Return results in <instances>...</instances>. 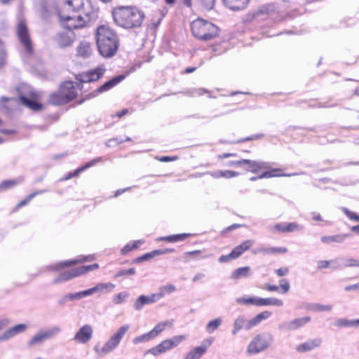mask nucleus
<instances>
[{"mask_svg":"<svg viewBox=\"0 0 359 359\" xmlns=\"http://www.w3.org/2000/svg\"><path fill=\"white\" fill-rule=\"evenodd\" d=\"M57 15L61 25L68 30L57 32L54 41L60 48H65L71 46L75 41L76 36L72 29L82 28L95 20L98 8L93 0H66L61 4Z\"/></svg>","mask_w":359,"mask_h":359,"instance_id":"nucleus-1","label":"nucleus"},{"mask_svg":"<svg viewBox=\"0 0 359 359\" xmlns=\"http://www.w3.org/2000/svg\"><path fill=\"white\" fill-rule=\"evenodd\" d=\"M96 41L100 54L104 57H113L118 48V39L116 34L107 25L97 28Z\"/></svg>","mask_w":359,"mask_h":359,"instance_id":"nucleus-2","label":"nucleus"},{"mask_svg":"<svg viewBox=\"0 0 359 359\" xmlns=\"http://www.w3.org/2000/svg\"><path fill=\"white\" fill-rule=\"evenodd\" d=\"M113 18L118 26L130 29L140 26L144 15L136 7L121 6L114 11Z\"/></svg>","mask_w":359,"mask_h":359,"instance_id":"nucleus-3","label":"nucleus"},{"mask_svg":"<svg viewBox=\"0 0 359 359\" xmlns=\"http://www.w3.org/2000/svg\"><path fill=\"white\" fill-rule=\"evenodd\" d=\"M129 329L130 325L125 324L119 327L102 345L100 344H95L93 347V351L96 357L102 358L116 349Z\"/></svg>","mask_w":359,"mask_h":359,"instance_id":"nucleus-4","label":"nucleus"},{"mask_svg":"<svg viewBox=\"0 0 359 359\" xmlns=\"http://www.w3.org/2000/svg\"><path fill=\"white\" fill-rule=\"evenodd\" d=\"M191 28L194 36L203 41L211 40L218 35L217 27L202 18L194 20Z\"/></svg>","mask_w":359,"mask_h":359,"instance_id":"nucleus-5","label":"nucleus"},{"mask_svg":"<svg viewBox=\"0 0 359 359\" xmlns=\"http://www.w3.org/2000/svg\"><path fill=\"white\" fill-rule=\"evenodd\" d=\"M273 342V335L264 332L255 335L247 346L245 352L248 355H255L268 349Z\"/></svg>","mask_w":359,"mask_h":359,"instance_id":"nucleus-6","label":"nucleus"},{"mask_svg":"<svg viewBox=\"0 0 359 359\" xmlns=\"http://www.w3.org/2000/svg\"><path fill=\"white\" fill-rule=\"evenodd\" d=\"M61 331L62 329L59 325H53L46 329H41L28 340L27 346L29 348L41 346L46 341L50 340L57 336Z\"/></svg>","mask_w":359,"mask_h":359,"instance_id":"nucleus-7","label":"nucleus"},{"mask_svg":"<svg viewBox=\"0 0 359 359\" xmlns=\"http://www.w3.org/2000/svg\"><path fill=\"white\" fill-rule=\"evenodd\" d=\"M72 86V81H66L63 83L57 92L54 93L50 95L49 102L54 105H60L66 104L74 99V93H65L66 90L71 89Z\"/></svg>","mask_w":359,"mask_h":359,"instance_id":"nucleus-8","label":"nucleus"},{"mask_svg":"<svg viewBox=\"0 0 359 359\" xmlns=\"http://www.w3.org/2000/svg\"><path fill=\"white\" fill-rule=\"evenodd\" d=\"M17 36L24 48L25 52L31 55L33 53V45L29 37V33L27 25L23 20H20L17 25Z\"/></svg>","mask_w":359,"mask_h":359,"instance_id":"nucleus-9","label":"nucleus"},{"mask_svg":"<svg viewBox=\"0 0 359 359\" xmlns=\"http://www.w3.org/2000/svg\"><path fill=\"white\" fill-rule=\"evenodd\" d=\"M310 321L311 318L309 316L297 318L291 320L283 322L278 325V329L283 332L294 331L304 327Z\"/></svg>","mask_w":359,"mask_h":359,"instance_id":"nucleus-10","label":"nucleus"},{"mask_svg":"<svg viewBox=\"0 0 359 359\" xmlns=\"http://www.w3.org/2000/svg\"><path fill=\"white\" fill-rule=\"evenodd\" d=\"M105 68L103 66H100L93 70L79 74L77 79L81 83H90L98 80L103 76L105 72Z\"/></svg>","mask_w":359,"mask_h":359,"instance_id":"nucleus-11","label":"nucleus"},{"mask_svg":"<svg viewBox=\"0 0 359 359\" xmlns=\"http://www.w3.org/2000/svg\"><path fill=\"white\" fill-rule=\"evenodd\" d=\"M243 163V169L247 172H251L253 173H257L263 170H268L271 168L270 163L265 161L245 159Z\"/></svg>","mask_w":359,"mask_h":359,"instance_id":"nucleus-12","label":"nucleus"},{"mask_svg":"<svg viewBox=\"0 0 359 359\" xmlns=\"http://www.w3.org/2000/svg\"><path fill=\"white\" fill-rule=\"evenodd\" d=\"M93 334V327L90 325H85L76 332L74 340L77 343L85 344L92 339Z\"/></svg>","mask_w":359,"mask_h":359,"instance_id":"nucleus-13","label":"nucleus"},{"mask_svg":"<svg viewBox=\"0 0 359 359\" xmlns=\"http://www.w3.org/2000/svg\"><path fill=\"white\" fill-rule=\"evenodd\" d=\"M161 299H162V294L140 295L134 302V309L136 311H140L144 305L154 304Z\"/></svg>","mask_w":359,"mask_h":359,"instance_id":"nucleus-14","label":"nucleus"},{"mask_svg":"<svg viewBox=\"0 0 359 359\" xmlns=\"http://www.w3.org/2000/svg\"><path fill=\"white\" fill-rule=\"evenodd\" d=\"M28 328V325L24 323L18 324L6 330L0 335V342L8 341L18 334L24 333Z\"/></svg>","mask_w":359,"mask_h":359,"instance_id":"nucleus-15","label":"nucleus"},{"mask_svg":"<svg viewBox=\"0 0 359 359\" xmlns=\"http://www.w3.org/2000/svg\"><path fill=\"white\" fill-rule=\"evenodd\" d=\"M28 328V325L24 323L18 324L6 330L0 335V342L8 341L18 334L24 333Z\"/></svg>","mask_w":359,"mask_h":359,"instance_id":"nucleus-16","label":"nucleus"},{"mask_svg":"<svg viewBox=\"0 0 359 359\" xmlns=\"http://www.w3.org/2000/svg\"><path fill=\"white\" fill-rule=\"evenodd\" d=\"M321 343L322 339L320 338L310 339L297 346L296 351L299 353L308 352L319 347Z\"/></svg>","mask_w":359,"mask_h":359,"instance_id":"nucleus-17","label":"nucleus"},{"mask_svg":"<svg viewBox=\"0 0 359 359\" xmlns=\"http://www.w3.org/2000/svg\"><path fill=\"white\" fill-rule=\"evenodd\" d=\"M92 259H93V257L89 256L88 257H82L79 259H71V260L62 261V262L55 263V264L50 266L49 268L50 270L59 271L62 269L67 268L72 265L76 264L77 263L83 262L86 260H90Z\"/></svg>","mask_w":359,"mask_h":359,"instance_id":"nucleus-18","label":"nucleus"},{"mask_svg":"<svg viewBox=\"0 0 359 359\" xmlns=\"http://www.w3.org/2000/svg\"><path fill=\"white\" fill-rule=\"evenodd\" d=\"M125 78L124 75H118L109 81L104 83L103 85H102L100 88H98L95 92H93V96H95L97 93H101L103 92H106L110 89H111L113 87L116 86L118 83L121 82Z\"/></svg>","mask_w":359,"mask_h":359,"instance_id":"nucleus-19","label":"nucleus"},{"mask_svg":"<svg viewBox=\"0 0 359 359\" xmlns=\"http://www.w3.org/2000/svg\"><path fill=\"white\" fill-rule=\"evenodd\" d=\"M171 349L172 347L170 346L169 341L167 339L162 341L160 344H157L156 346L147 350L146 351V353L151 354L154 356H158Z\"/></svg>","mask_w":359,"mask_h":359,"instance_id":"nucleus-20","label":"nucleus"},{"mask_svg":"<svg viewBox=\"0 0 359 359\" xmlns=\"http://www.w3.org/2000/svg\"><path fill=\"white\" fill-rule=\"evenodd\" d=\"M102 161V158L100 157H98V158H94L93 159L92 161L88 162L87 163H86L84 165L80 167V168H78L77 169H76L74 172H69L67 175L63 177L62 178H61V181H65V180H68L74 177H76L77 176L79 173H81V172L84 171L85 170L96 165L97 163Z\"/></svg>","mask_w":359,"mask_h":359,"instance_id":"nucleus-21","label":"nucleus"},{"mask_svg":"<svg viewBox=\"0 0 359 359\" xmlns=\"http://www.w3.org/2000/svg\"><path fill=\"white\" fill-rule=\"evenodd\" d=\"M280 172H281L280 169H273L269 171H265L257 177H252L250 180V181H255L257 179L270 178V177H281V176L290 177V176H294V175H297V173L283 174V173H280Z\"/></svg>","mask_w":359,"mask_h":359,"instance_id":"nucleus-22","label":"nucleus"},{"mask_svg":"<svg viewBox=\"0 0 359 359\" xmlns=\"http://www.w3.org/2000/svg\"><path fill=\"white\" fill-rule=\"evenodd\" d=\"M115 288V285L111 283H100L95 287L89 288L90 295L94 293H109Z\"/></svg>","mask_w":359,"mask_h":359,"instance_id":"nucleus-23","label":"nucleus"},{"mask_svg":"<svg viewBox=\"0 0 359 359\" xmlns=\"http://www.w3.org/2000/svg\"><path fill=\"white\" fill-rule=\"evenodd\" d=\"M79 276L77 269L65 271L61 273L57 278L53 280V284H58L71 280L73 278Z\"/></svg>","mask_w":359,"mask_h":359,"instance_id":"nucleus-24","label":"nucleus"},{"mask_svg":"<svg viewBox=\"0 0 359 359\" xmlns=\"http://www.w3.org/2000/svg\"><path fill=\"white\" fill-rule=\"evenodd\" d=\"M250 0H223L224 4L233 11H239L247 7Z\"/></svg>","mask_w":359,"mask_h":359,"instance_id":"nucleus-25","label":"nucleus"},{"mask_svg":"<svg viewBox=\"0 0 359 359\" xmlns=\"http://www.w3.org/2000/svg\"><path fill=\"white\" fill-rule=\"evenodd\" d=\"M174 320H167L165 321H162L158 323L155 325V327L150 330V332L153 335L155 339L157 336H158L161 332H163L166 328H170L173 325Z\"/></svg>","mask_w":359,"mask_h":359,"instance_id":"nucleus-26","label":"nucleus"},{"mask_svg":"<svg viewBox=\"0 0 359 359\" xmlns=\"http://www.w3.org/2000/svg\"><path fill=\"white\" fill-rule=\"evenodd\" d=\"M249 323V320H247L244 316H238L233 322V329L232 330V334L236 335L239 330L244 328L246 330H250L252 328H247Z\"/></svg>","mask_w":359,"mask_h":359,"instance_id":"nucleus-27","label":"nucleus"},{"mask_svg":"<svg viewBox=\"0 0 359 359\" xmlns=\"http://www.w3.org/2000/svg\"><path fill=\"white\" fill-rule=\"evenodd\" d=\"M208 346L202 344L191 350L183 359H200L206 352Z\"/></svg>","mask_w":359,"mask_h":359,"instance_id":"nucleus-28","label":"nucleus"},{"mask_svg":"<svg viewBox=\"0 0 359 359\" xmlns=\"http://www.w3.org/2000/svg\"><path fill=\"white\" fill-rule=\"evenodd\" d=\"M253 245V241L247 240L243 242L241 245L236 246L233 250L231 253L233 255V258H238L240 257L245 251L248 250Z\"/></svg>","mask_w":359,"mask_h":359,"instance_id":"nucleus-29","label":"nucleus"},{"mask_svg":"<svg viewBox=\"0 0 359 359\" xmlns=\"http://www.w3.org/2000/svg\"><path fill=\"white\" fill-rule=\"evenodd\" d=\"M271 316V313L268 311H263L253 318L249 320L247 328H252L259 325L262 320L268 319Z\"/></svg>","mask_w":359,"mask_h":359,"instance_id":"nucleus-30","label":"nucleus"},{"mask_svg":"<svg viewBox=\"0 0 359 359\" xmlns=\"http://www.w3.org/2000/svg\"><path fill=\"white\" fill-rule=\"evenodd\" d=\"M92 54L90 43L87 41H82L77 47V55L83 58L89 57Z\"/></svg>","mask_w":359,"mask_h":359,"instance_id":"nucleus-31","label":"nucleus"},{"mask_svg":"<svg viewBox=\"0 0 359 359\" xmlns=\"http://www.w3.org/2000/svg\"><path fill=\"white\" fill-rule=\"evenodd\" d=\"M20 100L23 105L33 111H39L42 108L41 104L34 100L27 98L25 96H20Z\"/></svg>","mask_w":359,"mask_h":359,"instance_id":"nucleus-32","label":"nucleus"},{"mask_svg":"<svg viewBox=\"0 0 359 359\" xmlns=\"http://www.w3.org/2000/svg\"><path fill=\"white\" fill-rule=\"evenodd\" d=\"M259 306H282L283 305V302L281 299L275 298V297H269V298H262L259 297Z\"/></svg>","mask_w":359,"mask_h":359,"instance_id":"nucleus-33","label":"nucleus"},{"mask_svg":"<svg viewBox=\"0 0 359 359\" xmlns=\"http://www.w3.org/2000/svg\"><path fill=\"white\" fill-rule=\"evenodd\" d=\"M236 302L240 305H255L259 306L258 297H242L236 299Z\"/></svg>","mask_w":359,"mask_h":359,"instance_id":"nucleus-34","label":"nucleus"},{"mask_svg":"<svg viewBox=\"0 0 359 359\" xmlns=\"http://www.w3.org/2000/svg\"><path fill=\"white\" fill-rule=\"evenodd\" d=\"M250 269L249 266L238 268L231 273V278L232 279L237 280L241 278L248 277L250 275Z\"/></svg>","mask_w":359,"mask_h":359,"instance_id":"nucleus-35","label":"nucleus"},{"mask_svg":"<svg viewBox=\"0 0 359 359\" xmlns=\"http://www.w3.org/2000/svg\"><path fill=\"white\" fill-rule=\"evenodd\" d=\"M144 243V240H137L127 243L121 250L122 255H126L129 252L138 248L141 245Z\"/></svg>","mask_w":359,"mask_h":359,"instance_id":"nucleus-36","label":"nucleus"},{"mask_svg":"<svg viewBox=\"0 0 359 359\" xmlns=\"http://www.w3.org/2000/svg\"><path fill=\"white\" fill-rule=\"evenodd\" d=\"M346 235L338 234L334 236H324L321 237L320 240L323 243H342L346 238Z\"/></svg>","mask_w":359,"mask_h":359,"instance_id":"nucleus-37","label":"nucleus"},{"mask_svg":"<svg viewBox=\"0 0 359 359\" xmlns=\"http://www.w3.org/2000/svg\"><path fill=\"white\" fill-rule=\"evenodd\" d=\"M154 337L151 333L149 332L142 334L141 335L137 336L133 339V344L135 345L140 344H144L149 342V341L154 339Z\"/></svg>","mask_w":359,"mask_h":359,"instance_id":"nucleus-38","label":"nucleus"},{"mask_svg":"<svg viewBox=\"0 0 359 359\" xmlns=\"http://www.w3.org/2000/svg\"><path fill=\"white\" fill-rule=\"evenodd\" d=\"M22 181V177H18L15 180H5L0 183V189L1 191H4L17 184H20Z\"/></svg>","mask_w":359,"mask_h":359,"instance_id":"nucleus-39","label":"nucleus"},{"mask_svg":"<svg viewBox=\"0 0 359 359\" xmlns=\"http://www.w3.org/2000/svg\"><path fill=\"white\" fill-rule=\"evenodd\" d=\"M222 320L220 318H217L208 323L205 326V330L208 333H213L222 325Z\"/></svg>","mask_w":359,"mask_h":359,"instance_id":"nucleus-40","label":"nucleus"},{"mask_svg":"<svg viewBox=\"0 0 359 359\" xmlns=\"http://www.w3.org/2000/svg\"><path fill=\"white\" fill-rule=\"evenodd\" d=\"M258 251L263 254H275V253L284 254L287 252V250L286 248L271 247V248H261Z\"/></svg>","mask_w":359,"mask_h":359,"instance_id":"nucleus-41","label":"nucleus"},{"mask_svg":"<svg viewBox=\"0 0 359 359\" xmlns=\"http://www.w3.org/2000/svg\"><path fill=\"white\" fill-rule=\"evenodd\" d=\"M339 268L344 267H351V266H359V259H339Z\"/></svg>","mask_w":359,"mask_h":359,"instance_id":"nucleus-42","label":"nucleus"},{"mask_svg":"<svg viewBox=\"0 0 359 359\" xmlns=\"http://www.w3.org/2000/svg\"><path fill=\"white\" fill-rule=\"evenodd\" d=\"M45 191H46L45 190H39V191H35V192H33V193L29 194L26 197V198H25L24 200L19 202V203L16 205L15 210H18V208L26 205L29 203V201H30L36 195L43 194Z\"/></svg>","mask_w":359,"mask_h":359,"instance_id":"nucleus-43","label":"nucleus"},{"mask_svg":"<svg viewBox=\"0 0 359 359\" xmlns=\"http://www.w3.org/2000/svg\"><path fill=\"white\" fill-rule=\"evenodd\" d=\"M333 309L331 304H314L311 306V309L315 312L331 311Z\"/></svg>","mask_w":359,"mask_h":359,"instance_id":"nucleus-44","label":"nucleus"},{"mask_svg":"<svg viewBox=\"0 0 359 359\" xmlns=\"http://www.w3.org/2000/svg\"><path fill=\"white\" fill-rule=\"evenodd\" d=\"M90 293L89 289L75 292V293H69V301L79 300L82 298H84L87 296H90Z\"/></svg>","mask_w":359,"mask_h":359,"instance_id":"nucleus-45","label":"nucleus"},{"mask_svg":"<svg viewBox=\"0 0 359 359\" xmlns=\"http://www.w3.org/2000/svg\"><path fill=\"white\" fill-rule=\"evenodd\" d=\"M339 259H336L334 260H330V261H327V260H320V261H318V268L319 269H326V268H328L329 266L333 263L335 264V266H334V269H337V268H339Z\"/></svg>","mask_w":359,"mask_h":359,"instance_id":"nucleus-46","label":"nucleus"},{"mask_svg":"<svg viewBox=\"0 0 359 359\" xmlns=\"http://www.w3.org/2000/svg\"><path fill=\"white\" fill-rule=\"evenodd\" d=\"M186 339H187L186 335H176V336H173L170 339H168V340L169 341V342L172 348L177 346L178 345H180L182 341H185Z\"/></svg>","mask_w":359,"mask_h":359,"instance_id":"nucleus-47","label":"nucleus"},{"mask_svg":"<svg viewBox=\"0 0 359 359\" xmlns=\"http://www.w3.org/2000/svg\"><path fill=\"white\" fill-rule=\"evenodd\" d=\"M176 290V287L172 284H168L163 285L159 287V292L158 294H162V298L166 294H171Z\"/></svg>","mask_w":359,"mask_h":359,"instance_id":"nucleus-48","label":"nucleus"},{"mask_svg":"<svg viewBox=\"0 0 359 359\" xmlns=\"http://www.w3.org/2000/svg\"><path fill=\"white\" fill-rule=\"evenodd\" d=\"M334 325L338 327H353V320L339 318L335 321Z\"/></svg>","mask_w":359,"mask_h":359,"instance_id":"nucleus-49","label":"nucleus"},{"mask_svg":"<svg viewBox=\"0 0 359 359\" xmlns=\"http://www.w3.org/2000/svg\"><path fill=\"white\" fill-rule=\"evenodd\" d=\"M97 268H98V264H93L91 265L79 266V267H77L76 269H77L79 275L81 276V275L86 273L87 272H88L90 271L95 270Z\"/></svg>","mask_w":359,"mask_h":359,"instance_id":"nucleus-50","label":"nucleus"},{"mask_svg":"<svg viewBox=\"0 0 359 359\" xmlns=\"http://www.w3.org/2000/svg\"><path fill=\"white\" fill-rule=\"evenodd\" d=\"M129 294L127 292H122L113 297V302L115 304H122L128 297Z\"/></svg>","mask_w":359,"mask_h":359,"instance_id":"nucleus-51","label":"nucleus"},{"mask_svg":"<svg viewBox=\"0 0 359 359\" xmlns=\"http://www.w3.org/2000/svg\"><path fill=\"white\" fill-rule=\"evenodd\" d=\"M302 229L303 226L295 222L285 223V232H294Z\"/></svg>","mask_w":359,"mask_h":359,"instance_id":"nucleus-52","label":"nucleus"},{"mask_svg":"<svg viewBox=\"0 0 359 359\" xmlns=\"http://www.w3.org/2000/svg\"><path fill=\"white\" fill-rule=\"evenodd\" d=\"M271 232H285V223H279L274 225H271L268 227Z\"/></svg>","mask_w":359,"mask_h":359,"instance_id":"nucleus-53","label":"nucleus"},{"mask_svg":"<svg viewBox=\"0 0 359 359\" xmlns=\"http://www.w3.org/2000/svg\"><path fill=\"white\" fill-rule=\"evenodd\" d=\"M135 273V269L134 268H130L129 269H122L117 272L115 275V278H118L123 276H132Z\"/></svg>","mask_w":359,"mask_h":359,"instance_id":"nucleus-54","label":"nucleus"},{"mask_svg":"<svg viewBox=\"0 0 359 359\" xmlns=\"http://www.w3.org/2000/svg\"><path fill=\"white\" fill-rule=\"evenodd\" d=\"M279 285L280 288L282 289V293H286L290 290V285L287 279L283 278L280 280Z\"/></svg>","mask_w":359,"mask_h":359,"instance_id":"nucleus-55","label":"nucleus"},{"mask_svg":"<svg viewBox=\"0 0 359 359\" xmlns=\"http://www.w3.org/2000/svg\"><path fill=\"white\" fill-rule=\"evenodd\" d=\"M342 211L350 219L359 222V215H357L355 212L350 211L346 208H342Z\"/></svg>","mask_w":359,"mask_h":359,"instance_id":"nucleus-56","label":"nucleus"},{"mask_svg":"<svg viewBox=\"0 0 359 359\" xmlns=\"http://www.w3.org/2000/svg\"><path fill=\"white\" fill-rule=\"evenodd\" d=\"M238 175V172H237L232 171V170H221V177H224L226 179H229V178L237 177Z\"/></svg>","mask_w":359,"mask_h":359,"instance_id":"nucleus-57","label":"nucleus"},{"mask_svg":"<svg viewBox=\"0 0 359 359\" xmlns=\"http://www.w3.org/2000/svg\"><path fill=\"white\" fill-rule=\"evenodd\" d=\"M215 0H200L204 8L210 11L213 8Z\"/></svg>","mask_w":359,"mask_h":359,"instance_id":"nucleus-58","label":"nucleus"},{"mask_svg":"<svg viewBox=\"0 0 359 359\" xmlns=\"http://www.w3.org/2000/svg\"><path fill=\"white\" fill-rule=\"evenodd\" d=\"M276 7L274 4H266L262 8V13H271L275 11Z\"/></svg>","mask_w":359,"mask_h":359,"instance_id":"nucleus-59","label":"nucleus"},{"mask_svg":"<svg viewBox=\"0 0 359 359\" xmlns=\"http://www.w3.org/2000/svg\"><path fill=\"white\" fill-rule=\"evenodd\" d=\"M244 160L245 159H241V160H239V161H229V163H227L226 165L227 166H232V167H242L243 168V165H244Z\"/></svg>","mask_w":359,"mask_h":359,"instance_id":"nucleus-60","label":"nucleus"},{"mask_svg":"<svg viewBox=\"0 0 359 359\" xmlns=\"http://www.w3.org/2000/svg\"><path fill=\"white\" fill-rule=\"evenodd\" d=\"M5 51L2 41L0 40V67H1L5 62Z\"/></svg>","mask_w":359,"mask_h":359,"instance_id":"nucleus-61","label":"nucleus"},{"mask_svg":"<svg viewBox=\"0 0 359 359\" xmlns=\"http://www.w3.org/2000/svg\"><path fill=\"white\" fill-rule=\"evenodd\" d=\"M156 256H158V252L156 250H153L151 252H147L146 254H144L142 255V258L144 261H147L148 259H152L155 257Z\"/></svg>","mask_w":359,"mask_h":359,"instance_id":"nucleus-62","label":"nucleus"},{"mask_svg":"<svg viewBox=\"0 0 359 359\" xmlns=\"http://www.w3.org/2000/svg\"><path fill=\"white\" fill-rule=\"evenodd\" d=\"M278 276L282 277L288 274L289 269L287 267H283L275 271Z\"/></svg>","mask_w":359,"mask_h":359,"instance_id":"nucleus-63","label":"nucleus"},{"mask_svg":"<svg viewBox=\"0 0 359 359\" xmlns=\"http://www.w3.org/2000/svg\"><path fill=\"white\" fill-rule=\"evenodd\" d=\"M208 91L205 88H198L193 91L191 96H201L205 93H208Z\"/></svg>","mask_w":359,"mask_h":359,"instance_id":"nucleus-64","label":"nucleus"}]
</instances>
